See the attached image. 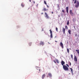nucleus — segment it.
<instances>
[{
	"label": "nucleus",
	"mask_w": 79,
	"mask_h": 79,
	"mask_svg": "<svg viewBox=\"0 0 79 79\" xmlns=\"http://www.w3.org/2000/svg\"><path fill=\"white\" fill-rule=\"evenodd\" d=\"M44 3L45 5H46L47 8H49V6H48V5H47V2H46V1H44Z\"/></svg>",
	"instance_id": "obj_9"
},
{
	"label": "nucleus",
	"mask_w": 79,
	"mask_h": 79,
	"mask_svg": "<svg viewBox=\"0 0 79 79\" xmlns=\"http://www.w3.org/2000/svg\"><path fill=\"white\" fill-rule=\"evenodd\" d=\"M31 44H32V43L30 42V43H29V46H31Z\"/></svg>",
	"instance_id": "obj_23"
},
{
	"label": "nucleus",
	"mask_w": 79,
	"mask_h": 79,
	"mask_svg": "<svg viewBox=\"0 0 79 79\" xmlns=\"http://www.w3.org/2000/svg\"><path fill=\"white\" fill-rule=\"evenodd\" d=\"M62 12H63L64 13V10H62Z\"/></svg>",
	"instance_id": "obj_26"
},
{
	"label": "nucleus",
	"mask_w": 79,
	"mask_h": 79,
	"mask_svg": "<svg viewBox=\"0 0 79 79\" xmlns=\"http://www.w3.org/2000/svg\"><path fill=\"white\" fill-rule=\"evenodd\" d=\"M74 4H76L75 6V7L77 8H78L79 6V2L78 1H77V0H75V1L74 2Z\"/></svg>",
	"instance_id": "obj_2"
},
{
	"label": "nucleus",
	"mask_w": 79,
	"mask_h": 79,
	"mask_svg": "<svg viewBox=\"0 0 79 79\" xmlns=\"http://www.w3.org/2000/svg\"><path fill=\"white\" fill-rule=\"evenodd\" d=\"M55 42H58V41H55Z\"/></svg>",
	"instance_id": "obj_33"
},
{
	"label": "nucleus",
	"mask_w": 79,
	"mask_h": 79,
	"mask_svg": "<svg viewBox=\"0 0 79 79\" xmlns=\"http://www.w3.org/2000/svg\"><path fill=\"white\" fill-rule=\"evenodd\" d=\"M73 15H74V14H73V13H72L71 14V15H72V16H73Z\"/></svg>",
	"instance_id": "obj_27"
},
{
	"label": "nucleus",
	"mask_w": 79,
	"mask_h": 79,
	"mask_svg": "<svg viewBox=\"0 0 79 79\" xmlns=\"http://www.w3.org/2000/svg\"><path fill=\"white\" fill-rule=\"evenodd\" d=\"M56 31H57V32H58V28H57V27H56Z\"/></svg>",
	"instance_id": "obj_24"
},
{
	"label": "nucleus",
	"mask_w": 79,
	"mask_h": 79,
	"mask_svg": "<svg viewBox=\"0 0 79 79\" xmlns=\"http://www.w3.org/2000/svg\"><path fill=\"white\" fill-rule=\"evenodd\" d=\"M65 62L63 60L61 62V64L62 66H63V68L64 70V71H68L69 70V68H68V67L66 66V65H64Z\"/></svg>",
	"instance_id": "obj_1"
},
{
	"label": "nucleus",
	"mask_w": 79,
	"mask_h": 79,
	"mask_svg": "<svg viewBox=\"0 0 79 79\" xmlns=\"http://www.w3.org/2000/svg\"><path fill=\"white\" fill-rule=\"evenodd\" d=\"M74 60L75 61H76V62H77V57L76 56V55L74 56Z\"/></svg>",
	"instance_id": "obj_5"
},
{
	"label": "nucleus",
	"mask_w": 79,
	"mask_h": 79,
	"mask_svg": "<svg viewBox=\"0 0 79 79\" xmlns=\"http://www.w3.org/2000/svg\"><path fill=\"white\" fill-rule=\"evenodd\" d=\"M72 13V10H70V14H71Z\"/></svg>",
	"instance_id": "obj_25"
},
{
	"label": "nucleus",
	"mask_w": 79,
	"mask_h": 79,
	"mask_svg": "<svg viewBox=\"0 0 79 79\" xmlns=\"http://www.w3.org/2000/svg\"><path fill=\"white\" fill-rule=\"evenodd\" d=\"M69 21H67V25H69Z\"/></svg>",
	"instance_id": "obj_22"
},
{
	"label": "nucleus",
	"mask_w": 79,
	"mask_h": 79,
	"mask_svg": "<svg viewBox=\"0 0 79 79\" xmlns=\"http://www.w3.org/2000/svg\"><path fill=\"white\" fill-rule=\"evenodd\" d=\"M65 28L66 29H68V26H67L66 25L65 26Z\"/></svg>",
	"instance_id": "obj_20"
},
{
	"label": "nucleus",
	"mask_w": 79,
	"mask_h": 79,
	"mask_svg": "<svg viewBox=\"0 0 79 79\" xmlns=\"http://www.w3.org/2000/svg\"><path fill=\"white\" fill-rule=\"evenodd\" d=\"M60 46L62 47V48H64V47L63 46V43L62 42H61L60 43Z\"/></svg>",
	"instance_id": "obj_6"
},
{
	"label": "nucleus",
	"mask_w": 79,
	"mask_h": 79,
	"mask_svg": "<svg viewBox=\"0 0 79 79\" xmlns=\"http://www.w3.org/2000/svg\"><path fill=\"white\" fill-rule=\"evenodd\" d=\"M29 1L30 2H31V0H29Z\"/></svg>",
	"instance_id": "obj_32"
},
{
	"label": "nucleus",
	"mask_w": 79,
	"mask_h": 79,
	"mask_svg": "<svg viewBox=\"0 0 79 79\" xmlns=\"http://www.w3.org/2000/svg\"><path fill=\"white\" fill-rule=\"evenodd\" d=\"M56 61L57 63H59V61H58V60L56 59Z\"/></svg>",
	"instance_id": "obj_17"
},
{
	"label": "nucleus",
	"mask_w": 79,
	"mask_h": 79,
	"mask_svg": "<svg viewBox=\"0 0 79 79\" xmlns=\"http://www.w3.org/2000/svg\"><path fill=\"white\" fill-rule=\"evenodd\" d=\"M71 58H72V59H73V55L71 54Z\"/></svg>",
	"instance_id": "obj_19"
},
{
	"label": "nucleus",
	"mask_w": 79,
	"mask_h": 79,
	"mask_svg": "<svg viewBox=\"0 0 79 79\" xmlns=\"http://www.w3.org/2000/svg\"><path fill=\"white\" fill-rule=\"evenodd\" d=\"M65 28H63V29H62V31L63 32V34H65Z\"/></svg>",
	"instance_id": "obj_10"
},
{
	"label": "nucleus",
	"mask_w": 79,
	"mask_h": 79,
	"mask_svg": "<svg viewBox=\"0 0 79 79\" xmlns=\"http://www.w3.org/2000/svg\"><path fill=\"white\" fill-rule=\"evenodd\" d=\"M71 30H68V32H69V34H71Z\"/></svg>",
	"instance_id": "obj_16"
},
{
	"label": "nucleus",
	"mask_w": 79,
	"mask_h": 79,
	"mask_svg": "<svg viewBox=\"0 0 79 79\" xmlns=\"http://www.w3.org/2000/svg\"><path fill=\"white\" fill-rule=\"evenodd\" d=\"M45 77V74H44L42 77V79H44Z\"/></svg>",
	"instance_id": "obj_12"
},
{
	"label": "nucleus",
	"mask_w": 79,
	"mask_h": 79,
	"mask_svg": "<svg viewBox=\"0 0 79 79\" xmlns=\"http://www.w3.org/2000/svg\"><path fill=\"white\" fill-rule=\"evenodd\" d=\"M67 52L68 53H69V49L67 48Z\"/></svg>",
	"instance_id": "obj_18"
},
{
	"label": "nucleus",
	"mask_w": 79,
	"mask_h": 79,
	"mask_svg": "<svg viewBox=\"0 0 79 79\" xmlns=\"http://www.w3.org/2000/svg\"><path fill=\"white\" fill-rule=\"evenodd\" d=\"M66 66H67V67H68L69 68V65H68V64H66Z\"/></svg>",
	"instance_id": "obj_28"
},
{
	"label": "nucleus",
	"mask_w": 79,
	"mask_h": 79,
	"mask_svg": "<svg viewBox=\"0 0 79 79\" xmlns=\"http://www.w3.org/2000/svg\"><path fill=\"white\" fill-rule=\"evenodd\" d=\"M49 31H50V37L51 38H53V35L52 33V30L50 29L49 30Z\"/></svg>",
	"instance_id": "obj_4"
},
{
	"label": "nucleus",
	"mask_w": 79,
	"mask_h": 79,
	"mask_svg": "<svg viewBox=\"0 0 79 79\" xmlns=\"http://www.w3.org/2000/svg\"><path fill=\"white\" fill-rule=\"evenodd\" d=\"M62 0L63 1V0Z\"/></svg>",
	"instance_id": "obj_38"
},
{
	"label": "nucleus",
	"mask_w": 79,
	"mask_h": 79,
	"mask_svg": "<svg viewBox=\"0 0 79 79\" xmlns=\"http://www.w3.org/2000/svg\"><path fill=\"white\" fill-rule=\"evenodd\" d=\"M33 3H35V2H33Z\"/></svg>",
	"instance_id": "obj_35"
},
{
	"label": "nucleus",
	"mask_w": 79,
	"mask_h": 79,
	"mask_svg": "<svg viewBox=\"0 0 79 79\" xmlns=\"http://www.w3.org/2000/svg\"><path fill=\"white\" fill-rule=\"evenodd\" d=\"M21 6H22V7H24V4H23V3H22L21 5Z\"/></svg>",
	"instance_id": "obj_21"
},
{
	"label": "nucleus",
	"mask_w": 79,
	"mask_h": 79,
	"mask_svg": "<svg viewBox=\"0 0 79 79\" xmlns=\"http://www.w3.org/2000/svg\"><path fill=\"white\" fill-rule=\"evenodd\" d=\"M70 69L71 70V71L72 73V75H74V74L73 73V69L72 68H70Z\"/></svg>",
	"instance_id": "obj_8"
},
{
	"label": "nucleus",
	"mask_w": 79,
	"mask_h": 79,
	"mask_svg": "<svg viewBox=\"0 0 79 79\" xmlns=\"http://www.w3.org/2000/svg\"><path fill=\"white\" fill-rule=\"evenodd\" d=\"M52 14H53V12H52Z\"/></svg>",
	"instance_id": "obj_31"
},
{
	"label": "nucleus",
	"mask_w": 79,
	"mask_h": 79,
	"mask_svg": "<svg viewBox=\"0 0 79 79\" xmlns=\"http://www.w3.org/2000/svg\"><path fill=\"white\" fill-rule=\"evenodd\" d=\"M45 17L46 18V19H50V17L48 16V15L47 14V13L45 12Z\"/></svg>",
	"instance_id": "obj_3"
},
{
	"label": "nucleus",
	"mask_w": 79,
	"mask_h": 79,
	"mask_svg": "<svg viewBox=\"0 0 79 79\" xmlns=\"http://www.w3.org/2000/svg\"><path fill=\"white\" fill-rule=\"evenodd\" d=\"M39 71L40 72V69H39Z\"/></svg>",
	"instance_id": "obj_36"
},
{
	"label": "nucleus",
	"mask_w": 79,
	"mask_h": 79,
	"mask_svg": "<svg viewBox=\"0 0 79 79\" xmlns=\"http://www.w3.org/2000/svg\"><path fill=\"white\" fill-rule=\"evenodd\" d=\"M69 63H70V64H69L70 66H71V63L70 62H69Z\"/></svg>",
	"instance_id": "obj_30"
},
{
	"label": "nucleus",
	"mask_w": 79,
	"mask_h": 79,
	"mask_svg": "<svg viewBox=\"0 0 79 79\" xmlns=\"http://www.w3.org/2000/svg\"><path fill=\"white\" fill-rule=\"evenodd\" d=\"M66 11L67 13H68V7H66Z\"/></svg>",
	"instance_id": "obj_13"
},
{
	"label": "nucleus",
	"mask_w": 79,
	"mask_h": 79,
	"mask_svg": "<svg viewBox=\"0 0 79 79\" xmlns=\"http://www.w3.org/2000/svg\"><path fill=\"white\" fill-rule=\"evenodd\" d=\"M43 10L44 11H48V9H47L46 8H44L43 9Z\"/></svg>",
	"instance_id": "obj_15"
},
{
	"label": "nucleus",
	"mask_w": 79,
	"mask_h": 79,
	"mask_svg": "<svg viewBox=\"0 0 79 79\" xmlns=\"http://www.w3.org/2000/svg\"><path fill=\"white\" fill-rule=\"evenodd\" d=\"M74 0H73V2L74 1Z\"/></svg>",
	"instance_id": "obj_37"
},
{
	"label": "nucleus",
	"mask_w": 79,
	"mask_h": 79,
	"mask_svg": "<svg viewBox=\"0 0 79 79\" xmlns=\"http://www.w3.org/2000/svg\"><path fill=\"white\" fill-rule=\"evenodd\" d=\"M40 45H44V42L42 41H40Z\"/></svg>",
	"instance_id": "obj_7"
},
{
	"label": "nucleus",
	"mask_w": 79,
	"mask_h": 79,
	"mask_svg": "<svg viewBox=\"0 0 79 79\" xmlns=\"http://www.w3.org/2000/svg\"><path fill=\"white\" fill-rule=\"evenodd\" d=\"M53 61H54V62L55 63H56V61H55V60H54Z\"/></svg>",
	"instance_id": "obj_29"
},
{
	"label": "nucleus",
	"mask_w": 79,
	"mask_h": 79,
	"mask_svg": "<svg viewBox=\"0 0 79 79\" xmlns=\"http://www.w3.org/2000/svg\"><path fill=\"white\" fill-rule=\"evenodd\" d=\"M48 76H49V77H52V73H48Z\"/></svg>",
	"instance_id": "obj_11"
},
{
	"label": "nucleus",
	"mask_w": 79,
	"mask_h": 79,
	"mask_svg": "<svg viewBox=\"0 0 79 79\" xmlns=\"http://www.w3.org/2000/svg\"><path fill=\"white\" fill-rule=\"evenodd\" d=\"M43 14H44V13H41V15H43Z\"/></svg>",
	"instance_id": "obj_34"
},
{
	"label": "nucleus",
	"mask_w": 79,
	"mask_h": 79,
	"mask_svg": "<svg viewBox=\"0 0 79 79\" xmlns=\"http://www.w3.org/2000/svg\"><path fill=\"white\" fill-rule=\"evenodd\" d=\"M76 52H77V53L78 54V56H79V50H76Z\"/></svg>",
	"instance_id": "obj_14"
}]
</instances>
